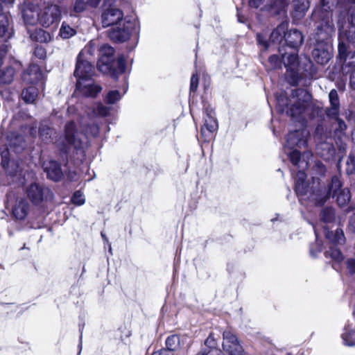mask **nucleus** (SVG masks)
Here are the masks:
<instances>
[{
	"label": "nucleus",
	"instance_id": "obj_1",
	"mask_svg": "<svg viewBox=\"0 0 355 355\" xmlns=\"http://www.w3.org/2000/svg\"><path fill=\"white\" fill-rule=\"evenodd\" d=\"M101 23L103 27L114 26L110 31L109 36L114 42H125L139 30V21L135 17H126L123 19L122 11L113 7L102 12Z\"/></svg>",
	"mask_w": 355,
	"mask_h": 355
},
{
	"label": "nucleus",
	"instance_id": "obj_2",
	"mask_svg": "<svg viewBox=\"0 0 355 355\" xmlns=\"http://www.w3.org/2000/svg\"><path fill=\"white\" fill-rule=\"evenodd\" d=\"M278 111L286 112L293 120L304 125V114L310 110L311 95L306 90L297 89L292 92L288 98L281 93L276 96Z\"/></svg>",
	"mask_w": 355,
	"mask_h": 355
},
{
	"label": "nucleus",
	"instance_id": "obj_3",
	"mask_svg": "<svg viewBox=\"0 0 355 355\" xmlns=\"http://www.w3.org/2000/svg\"><path fill=\"white\" fill-rule=\"evenodd\" d=\"M24 21L27 25L39 24L44 28L56 27L61 19L59 6L51 3L44 7L37 4L27 3L22 10Z\"/></svg>",
	"mask_w": 355,
	"mask_h": 355
},
{
	"label": "nucleus",
	"instance_id": "obj_4",
	"mask_svg": "<svg viewBox=\"0 0 355 355\" xmlns=\"http://www.w3.org/2000/svg\"><path fill=\"white\" fill-rule=\"evenodd\" d=\"M334 24L329 16L318 25L315 40L317 43L313 51L312 55L316 62L320 64H327L331 58V46L327 40L334 32Z\"/></svg>",
	"mask_w": 355,
	"mask_h": 355
},
{
	"label": "nucleus",
	"instance_id": "obj_5",
	"mask_svg": "<svg viewBox=\"0 0 355 355\" xmlns=\"http://www.w3.org/2000/svg\"><path fill=\"white\" fill-rule=\"evenodd\" d=\"M89 59L78 56L74 76L77 78L76 89L85 96L94 97L102 88L93 83L91 78L94 73V67Z\"/></svg>",
	"mask_w": 355,
	"mask_h": 355
},
{
	"label": "nucleus",
	"instance_id": "obj_6",
	"mask_svg": "<svg viewBox=\"0 0 355 355\" xmlns=\"http://www.w3.org/2000/svg\"><path fill=\"white\" fill-rule=\"evenodd\" d=\"M81 132H79L76 124L70 121L65 125L64 128V146L69 148L82 150L88 146L90 138L96 137L99 132V128L96 125L86 126L82 122Z\"/></svg>",
	"mask_w": 355,
	"mask_h": 355
},
{
	"label": "nucleus",
	"instance_id": "obj_7",
	"mask_svg": "<svg viewBox=\"0 0 355 355\" xmlns=\"http://www.w3.org/2000/svg\"><path fill=\"white\" fill-rule=\"evenodd\" d=\"M126 90L127 89L123 91L122 94L118 90L110 91L104 98L105 103L107 105H105L101 103L94 105L92 108L93 116L104 117L110 115L115 111L113 105L121 100Z\"/></svg>",
	"mask_w": 355,
	"mask_h": 355
},
{
	"label": "nucleus",
	"instance_id": "obj_8",
	"mask_svg": "<svg viewBox=\"0 0 355 355\" xmlns=\"http://www.w3.org/2000/svg\"><path fill=\"white\" fill-rule=\"evenodd\" d=\"M218 355H248L237 336L230 330L223 333L222 349Z\"/></svg>",
	"mask_w": 355,
	"mask_h": 355
},
{
	"label": "nucleus",
	"instance_id": "obj_9",
	"mask_svg": "<svg viewBox=\"0 0 355 355\" xmlns=\"http://www.w3.org/2000/svg\"><path fill=\"white\" fill-rule=\"evenodd\" d=\"M339 60L343 64V73L350 74L349 84L351 87L355 90V52L347 51L345 45L343 43H340Z\"/></svg>",
	"mask_w": 355,
	"mask_h": 355
},
{
	"label": "nucleus",
	"instance_id": "obj_10",
	"mask_svg": "<svg viewBox=\"0 0 355 355\" xmlns=\"http://www.w3.org/2000/svg\"><path fill=\"white\" fill-rule=\"evenodd\" d=\"M282 60L286 67V76L290 78L289 82L293 85H297L302 77L297 53L292 52L288 55L286 53L282 54Z\"/></svg>",
	"mask_w": 355,
	"mask_h": 355
},
{
	"label": "nucleus",
	"instance_id": "obj_11",
	"mask_svg": "<svg viewBox=\"0 0 355 355\" xmlns=\"http://www.w3.org/2000/svg\"><path fill=\"white\" fill-rule=\"evenodd\" d=\"M26 194L34 205H40L53 198V193L48 187L36 183H33L27 187Z\"/></svg>",
	"mask_w": 355,
	"mask_h": 355
},
{
	"label": "nucleus",
	"instance_id": "obj_12",
	"mask_svg": "<svg viewBox=\"0 0 355 355\" xmlns=\"http://www.w3.org/2000/svg\"><path fill=\"white\" fill-rule=\"evenodd\" d=\"M218 129V123L215 113L211 107H206L204 115V123L201 128V137L205 141H209L214 137Z\"/></svg>",
	"mask_w": 355,
	"mask_h": 355
},
{
	"label": "nucleus",
	"instance_id": "obj_13",
	"mask_svg": "<svg viewBox=\"0 0 355 355\" xmlns=\"http://www.w3.org/2000/svg\"><path fill=\"white\" fill-rule=\"evenodd\" d=\"M100 58L97 67L103 73H112L114 65V49L108 44H104L99 50Z\"/></svg>",
	"mask_w": 355,
	"mask_h": 355
},
{
	"label": "nucleus",
	"instance_id": "obj_14",
	"mask_svg": "<svg viewBox=\"0 0 355 355\" xmlns=\"http://www.w3.org/2000/svg\"><path fill=\"white\" fill-rule=\"evenodd\" d=\"M309 137V132L304 128H301L295 131H290L286 137L284 147L285 149L286 148L292 149L294 147H306Z\"/></svg>",
	"mask_w": 355,
	"mask_h": 355
},
{
	"label": "nucleus",
	"instance_id": "obj_15",
	"mask_svg": "<svg viewBox=\"0 0 355 355\" xmlns=\"http://www.w3.org/2000/svg\"><path fill=\"white\" fill-rule=\"evenodd\" d=\"M342 184L339 177L334 176L331 179V182L329 187V192L327 193H322L321 191L317 193H311V198L314 201L317 205H322L328 199L329 196L332 195L334 197L338 193L340 192Z\"/></svg>",
	"mask_w": 355,
	"mask_h": 355
},
{
	"label": "nucleus",
	"instance_id": "obj_16",
	"mask_svg": "<svg viewBox=\"0 0 355 355\" xmlns=\"http://www.w3.org/2000/svg\"><path fill=\"white\" fill-rule=\"evenodd\" d=\"M14 33L12 19L8 12H3L0 3V37L5 41L12 37Z\"/></svg>",
	"mask_w": 355,
	"mask_h": 355
},
{
	"label": "nucleus",
	"instance_id": "obj_17",
	"mask_svg": "<svg viewBox=\"0 0 355 355\" xmlns=\"http://www.w3.org/2000/svg\"><path fill=\"white\" fill-rule=\"evenodd\" d=\"M22 78L24 81L30 84L40 83L43 85V74L37 64H32L28 69L23 73Z\"/></svg>",
	"mask_w": 355,
	"mask_h": 355
},
{
	"label": "nucleus",
	"instance_id": "obj_18",
	"mask_svg": "<svg viewBox=\"0 0 355 355\" xmlns=\"http://www.w3.org/2000/svg\"><path fill=\"white\" fill-rule=\"evenodd\" d=\"M30 205L24 198L16 200L12 208V215L17 220H24L30 211Z\"/></svg>",
	"mask_w": 355,
	"mask_h": 355
},
{
	"label": "nucleus",
	"instance_id": "obj_19",
	"mask_svg": "<svg viewBox=\"0 0 355 355\" xmlns=\"http://www.w3.org/2000/svg\"><path fill=\"white\" fill-rule=\"evenodd\" d=\"M342 20L340 19L338 21L339 26V43H343L345 40L350 43H355V26H347L346 28L345 25L342 24ZM340 44H338V46ZM347 48V46H345ZM339 58V55L338 56Z\"/></svg>",
	"mask_w": 355,
	"mask_h": 355
},
{
	"label": "nucleus",
	"instance_id": "obj_20",
	"mask_svg": "<svg viewBox=\"0 0 355 355\" xmlns=\"http://www.w3.org/2000/svg\"><path fill=\"white\" fill-rule=\"evenodd\" d=\"M43 168L47 177L53 181H58L62 176L61 168L55 161L49 160L44 162Z\"/></svg>",
	"mask_w": 355,
	"mask_h": 355
},
{
	"label": "nucleus",
	"instance_id": "obj_21",
	"mask_svg": "<svg viewBox=\"0 0 355 355\" xmlns=\"http://www.w3.org/2000/svg\"><path fill=\"white\" fill-rule=\"evenodd\" d=\"M306 174L302 171H299L295 180V192L301 198V200L309 199L311 200V196L306 197L308 193V188L305 184Z\"/></svg>",
	"mask_w": 355,
	"mask_h": 355
},
{
	"label": "nucleus",
	"instance_id": "obj_22",
	"mask_svg": "<svg viewBox=\"0 0 355 355\" xmlns=\"http://www.w3.org/2000/svg\"><path fill=\"white\" fill-rule=\"evenodd\" d=\"M343 343L348 347L355 346V323L348 322L341 334Z\"/></svg>",
	"mask_w": 355,
	"mask_h": 355
},
{
	"label": "nucleus",
	"instance_id": "obj_23",
	"mask_svg": "<svg viewBox=\"0 0 355 355\" xmlns=\"http://www.w3.org/2000/svg\"><path fill=\"white\" fill-rule=\"evenodd\" d=\"M338 0H321V8L319 10H315L313 13V18L318 19L321 18V22H322V20L327 17V16H329V19L332 20L331 14L329 12H326L325 14H323L322 10L327 11V9H330L331 6H334L335 4L338 3ZM333 22V21H331Z\"/></svg>",
	"mask_w": 355,
	"mask_h": 355
},
{
	"label": "nucleus",
	"instance_id": "obj_24",
	"mask_svg": "<svg viewBox=\"0 0 355 355\" xmlns=\"http://www.w3.org/2000/svg\"><path fill=\"white\" fill-rule=\"evenodd\" d=\"M304 37L301 32L296 29H291L286 33L285 42L288 46L293 49L297 48L303 42Z\"/></svg>",
	"mask_w": 355,
	"mask_h": 355
},
{
	"label": "nucleus",
	"instance_id": "obj_25",
	"mask_svg": "<svg viewBox=\"0 0 355 355\" xmlns=\"http://www.w3.org/2000/svg\"><path fill=\"white\" fill-rule=\"evenodd\" d=\"M331 107L327 110V115L331 117H336L340 108V101L338 92L336 89L330 91L329 94Z\"/></svg>",
	"mask_w": 355,
	"mask_h": 355
},
{
	"label": "nucleus",
	"instance_id": "obj_26",
	"mask_svg": "<svg viewBox=\"0 0 355 355\" xmlns=\"http://www.w3.org/2000/svg\"><path fill=\"white\" fill-rule=\"evenodd\" d=\"M287 30V24L282 23L279 25L270 34V44H279L286 37V31Z\"/></svg>",
	"mask_w": 355,
	"mask_h": 355
},
{
	"label": "nucleus",
	"instance_id": "obj_27",
	"mask_svg": "<svg viewBox=\"0 0 355 355\" xmlns=\"http://www.w3.org/2000/svg\"><path fill=\"white\" fill-rule=\"evenodd\" d=\"M189 340L187 336L179 337L177 335L168 336L166 340V345L168 349L173 351L178 347L184 345Z\"/></svg>",
	"mask_w": 355,
	"mask_h": 355
},
{
	"label": "nucleus",
	"instance_id": "obj_28",
	"mask_svg": "<svg viewBox=\"0 0 355 355\" xmlns=\"http://www.w3.org/2000/svg\"><path fill=\"white\" fill-rule=\"evenodd\" d=\"M97 49V44L94 41H90L85 48L80 52L78 56L94 61L95 52Z\"/></svg>",
	"mask_w": 355,
	"mask_h": 355
},
{
	"label": "nucleus",
	"instance_id": "obj_29",
	"mask_svg": "<svg viewBox=\"0 0 355 355\" xmlns=\"http://www.w3.org/2000/svg\"><path fill=\"white\" fill-rule=\"evenodd\" d=\"M30 37L32 40L37 42L46 43L51 40V35L43 29H36L33 32L30 33Z\"/></svg>",
	"mask_w": 355,
	"mask_h": 355
},
{
	"label": "nucleus",
	"instance_id": "obj_30",
	"mask_svg": "<svg viewBox=\"0 0 355 355\" xmlns=\"http://www.w3.org/2000/svg\"><path fill=\"white\" fill-rule=\"evenodd\" d=\"M295 14L297 17H302L309 8V0H293Z\"/></svg>",
	"mask_w": 355,
	"mask_h": 355
},
{
	"label": "nucleus",
	"instance_id": "obj_31",
	"mask_svg": "<svg viewBox=\"0 0 355 355\" xmlns=\"http://www.w3.org/2000/svg\"><path fill=\"white\" fill-rule=\"evenodd\" d=\"M326 238L332 242L333 244H343L345 241V236L342 230L337 229L335 233L327 232Z\"/></svg>",
	"mask_w": 355,
	"mask_h": 355
},
{
	"label": "nucleus",
	"instance_id": "obj_32",
	"mask_svg": "<svg viewBox=\"0 0 355 355\" xmlns=\"http://www.w3.org/2000/svg\"><path fill=\"white\" fill-rule=\"evenodd\" d=\"M37 94V89L35 87L31 86L23 90L21 97L25 102L33 103L35 101Z\"/></svg>",
	"mask_w": 355,
	"mask_h": 355
},
{
	"label": "nucleus",
	"instance_id": "obj_33",
	"mask_svg": "<svg viewBox=\"0 0 355 355\" xmlns=\"http://www.w3.org/2000/svg\"><path fill=\"white\" fill-rule=\"evenodd\" d=\"M248 3L251 8L261 10H270L272 7V0H249Z\"/></svg>",
	"mask_w": 355,
	"mask_h": 355
},
{
	"label": "nucleus",
	"instance_id": "obj_34",
	"mask_svg": "<svg viewBox=\"0 0 355 355\" xmlns=\"http://www.w3.org/2000/svg\"><path fill=\"white\" fill-rule=\"evenodd\" d=\"M327 258L330 257L336 262H340L343 259V256L340 251L334 246H330L329 249L324 252Z\"/></svg>",
	"mask_w": 355,
	"mask_h": 355
},
{
	"label": "nucleus",
	"instance_id": "obj_35",
	"mask_svg": "<svg viewBox=\"0 0 355 355\" xmlns=\"http://www.w3.org/2000/svg\"><path fill=\"white\" fill-rule=\"evenodd\" d=\"M76 31L74 28L68 25L66 22H62L60 29V35L63 39H69L75 35Z\"/></svg>",
	"mask_w": 355,
	"mask_h": 355
},
{
	"label": "nucleus",
	"instance_id": "obj_36",
	"mask_svg": "<svg viewBox=\"0 0 355 355\" xmlns=\"http://www.w3.org/2000/svg\"><path fill=\"white\" fill-rule=\"evenodd\" d=\"M337 202L340 206H344L350 200L349 192L348 190H342L338 193Z\"/></svg>",
	"mask_w": 355,
	"mask_h": 355
},
{
	"label": "nucleus",
	"instance_id": "obj_37",
	"mask_svg": "<svg viewBox=\"0 0 355 355\" xmlns=\"http://www.w3.org/2000/svg\"><path fill=\"white\" fill-rule=\"evenodd\" d=\"M322 220L325 223L331 222L334 218V211L331 207H326L322 209L321 214Z\"/></svg>",
	"mask_w": 355,
	"mask_h": 355
},
{
	"label": "nucleus",
	"instance_id": "obj_38",
	"mask_svg": "<svg viewBox=\"0 0 355 355\" xmlns=\"http://www.w3.org/2000/svg\"><path fill=\"white\" fill-rule=\"evenodd\" d=\"M288 157L291 163L295 166L303 164L301 160V154L297 150H293L290 152L288 153Z\"/></svg>",
	"mask_w": 355,
	"mask_h": 355
},
{
	"label": "nucleus",
	"instance_id": "obj_39",
	"mask_svg": "<svg viewBox=\"0 0 355 355\" xmlns=\"http://www.w3.org/2000/svg\"><path fill=\"white\" fill-rule=\"evenodd\" d=\"M39 133L44 141H48L51 139L52 130L47 126L42 125L39 128Z\"/></svg>",
	"mask_w": 355,
	"mask_h": 355
},
{
	"label": "nucleus",
	"instance_id": "obj_40",
	"mask_svg": "<svg viewBox=\"0 0 355 355\" xmlns=\"http://www.w3.org/2000/svg\"><path fill=\"white\" fill-rule=\"evenodd\" d=\"M71 201L74 205L80 206L85 203V198L80 191H77L73 193L71 198Z\"/></svg>",
	"mask_w": 355,
	"mask_h": 355
},
{
	"label": "nucleus",
	"instance_id": "obj_41",
	"mask_svg": "<svg viewBox=\"0 0 355 355\" xmlns=\"http://www.w3.org/2000/svg\"><path fill=\"white\" fill-rule=\"evenodd\" d=\"M89 6L86 0H77L74 4L73 10L76 12H80Z\"/></svg>",
	"mask_w": 355,
	"mask_h": 355
},
{
	"label": "nucleus",
	"instance_id": "obj_42",
	"mask_svg": "<svg viewBox=\"0 0 355 355\" xmlns=\"http://www.w3.org/2000/svg\"><path fill=\"white\" fill-rule=\"evenodd\" d=\"M347 15L348 26H355V4L350 7Z\"/></svg>",
	"mask_w": 355,
	"mask_h": 355
},
{
	"label": "nucleus",
	"instance_id": "obj_43",
	"mask_svg": "<svg viewBox=\"0 0 355 355\" xmlns=\"http://www.w3.org/2000/svg\"><path fill=\"white\" fill-rule=\"evenodd\" d=\"M271 68L275 69L281 66L282 60L277 55H272L268 58Z\"/></svg>",
	"mask_w": 355,
	"mask_h": 355
},
{
	"label": "nucleus",
	"instance_id": "obj_44",
	"mask_svg": "<svg viewBox=\"0 0 355 355\" xmlns=\"http://www.w3.org/2000/svg\"><path fill=\"white\" fill-rule=\"evenodd\" d=\"M205 345L209 348H215L217 345V338L214 334H210L205 341Z\"/></svg>",
	"mask_w": 355,
	"mask_h": 355
},
{
	"label": "nucleus",
	"instance_id": "obj_45",
	"mask_svg": "<svg viewBox=\"0 0 355 355\" xmlns=\"http://www.w3.org/2000/svg\"><path fill=\"white\" fill-rule=\"evenodd\" d=\"M257 40L258 44L262 45L264 49H267L270 46V40L268 41L265 37L261 33L257 35Z\"/></svg>",
	"mask_w": 355,
	"mask_h": 355
},
{
	"label": "nucleus",
	"instance_id": "obj_46",
	"mask_svg": "<svg viewBox=\"0 0 355 355\" xmlns=\"http://www.w3.org/2000/svg\"><path fill=\"white\" fill-rule=\"evenodd\" d=\"M34 55L40 59H44L46 57V50L42 46H36L34 51Z\"/></svg>",
	"mask_w": 355,
	"mask_h": 355
},
{
	"label": "nucleus",
	"instance_id": "obj_47",
	"mask_svg": "<svg viewBox=\"0 0 355 355\" xmlns=\"http://www.w3.org/2000/svg\"><path fill=\"white\" fill-rule=\"evenodd\" d=\"M198 85V77L196 74H193L191 78L190 90L195 92Z\"/></svg>",
	"mask_w": 355,
	"mask_h": 355
},
{
	"label": "nucleus",
	"instance_id": "obj_48",
	"mask_svg": "<svg viewBox=\"0 0 355 355\" xmlns=\"http://www.w3.org/2000/svg\"><path fill=\"white\" fill-rule=\"evenodd\" d=\"M347 269L349 273H355V259H349L346 261Z\"/></svg>",
	"mask_w": 355,
	"mask_h": 355
},
{
	"label": "nucleus",
	"instance_id": "obj_49",
	"mask_svg": "<svg viewBox=\"0 0 355 355\" xmlns=\"http://www.w3.org/2000/svg\"><path fill=\"white\" fill-rule=\"evenodd\" d=\"M119 71L121 73H123L125 69V60L123 56H120L117 60Z\"/></svg>",
	"mask_w": 355,
	"mask_h": 355
},
{
	"label": "nucleus",
	"instance_id": "obj_50",
	"mask_svg": "<svg viewBox=\"0 0 355 355\" xmlns=\"http://www.w3.org/2000/svg\"><path fill=\"white\" fill-rule=\"evenodd\" d=\"M8 150H5L1 153V157H2L1 164L4 168H6L9 164V159L8 157Z\"/></svg>",
	"mask_w": 355,
	"mask_h": 355
},
{
	"label": "nucleus",
	"instance_id": "obj_51",
	"mask_svg": "<svg viewBox=\"0 0 355 355\" xmlns=\"http://www.w3.org/2000/svg\"><path fill=\"white\" fill-rule=\"evenodd\" d=\"M337 123L338 125V130H340L341 132L344 131L347 128V125L343 120L337 119Z\"/></svg>",
	"mask_w": 355,
	"mask_h": 355
},
{
	"label": "nucleus",
	"instance_id": "obj_52",
	"mask_svg": "<svg viewBox=\"0 0 355 355\" xmlns=\"http://www.w3.org/2000/svg\"><path fill=\"white\" fill-rule=\"evenodd\" d=\"M89 6L96 8L98 6L101 0H86Z\"/></svg>",
	"mask_w": 355,
	"mask_h": 355
},
{
	"label": "nucleus",
	"instance_id": "obj_53",
	"mask_svg": "<svg viewBox=\"0 0 355 355\" xmlns=\"http://www.w3.org/2000/svg\"><path fill=\"white\" fill-rule=\"evenodd\" d=\"M196 355H214L213 354V351L212 350H203L200 352H199L198 354H197Z\"/></svg>",
	"mask_w": 355,
	"mask_h": 355
},
{
	"label": "nucleus",
	"instance_id": "obj_54",
	"mask_svg": "<svg viewBox=\"0 0 355 355\" xmlns=\"http://www.w3.org/2000/svg\"><path fill=\"white\" fill-rule=\"evenodd\" d=\"M349 225L355 230V215L351 217Z\"/></svg>",
	"mask_w": 355,
	"mask_h": 355
},
{
	"label": "nucleus",
	"instance_id": "obj_55",
	"mask_svg": "<svg viewBox=\"0 0 355 355\" xmlns=\"http://www.w3.org/2000/svg\"><path fill=\"white\" fill-rule=\"evenodd\" d=\"M323 131V128L321 126V125H318L316 129H315V133L316 135H318V134H320L321 132Z\"/></svg>",
	"mask_w": 355,
	"mask_h": 355
},
{
	"label": "nucleus",
	"instance_id": "obj_56",
	"mask_svg": "<svg viewBox=\"0 0 355 355\" xmlns=\"http://www.w3.org/2000/svg\"><path fill=\"white\" fill-rule=\"evenodd\" d=\"M0 1L6 3V4H13L15 0H0Z\"/></svg>",
	"mask_w": 355,
	"mask_h": 355
},
{
	"label": "nucleus",
	"instance_id": "obj_57",
	"mask_svg": "<svg viewBox=\"0 0 355 355\" xmlns=\"http://www.w3.org/2000/svg\"><path fill=\"white\" fill-rule=\"evenodd\" d=\"M101 236H102L103 239L105 242L108 243L107 238L106 237V236H105L103 232H101Z\"/></svg>",
	"mask_w": 355,
	"mask_h": 355
},
{
	"label": "nucleus",
	"instance_id": "obj_58",
	"mask_svg": "<svg viewBox=\"0 0 355 355\" xmlns=\"http://www.w3.org/2000/svg\"><path fill=\"white\" fill-rule=\"evenodd\" d=\"M315 236H316V243H317V245H320V244L319 243V241L318 240V234L316 232V231L315 230Z\"/></svg>",
	"mask_w": 355,
	"mask_h": 355
},
{
	"label": "nucleus",
	"instance_id": "obj_59",
	"mask_svg": "<svg viewBox=\"0 0 355 355\" xmlns=\"http://www.w3.org/2000/svg\"><path fill=\"white\" fill-rule=\"evenodd\" d=\"M310 252H311L312 256H315V253L314 252V251H313V250L312 248L311 249Z\"/></svg>",
	"mask_w": 355,
	"mask_h": 355
},
{
	"label": "nucleus",
	"instance_id": "obj_60",
	"mask_svg": "<svg viewBox=\"0 0 355 355\" xmlns=\"http://www.w3.org/2000/svg\"><path fill=\"white\" fill-rule=\"evenodd\" d=\"M238 19H239V21L243 22V21L241 19V18L239 15H238Z\"/></svg>",
	"mask_w": 355,
	"mask_h": 355
},
{
	"label": "nucleus",
	"instance_id": "obj_61",
	"mask_svg": "<svg viewBox=\"0 0 355 355\" xmlns=\"http://www.w3.org/2000/svg\"><path fill=\"white\" fill-rule=\"evenodd\" d=\"M320 251H321V248H320V246H319L318 250V251H317V252H320Z\"/></svg>",
	"mask_w": 355,
	"mask_h": 355
},
{
	"label": "nucleus",
	"instance_id": "obj_62",
	"mask_svg": "<svg viewBox=\"0 0 355 355\" xmlns=\"http://www.w3.org/2000/svg\"><path fill=\"white\" fill-rule=\"evenodd\" d=\"M109 250H110V252H111L112 248H111L110 245H109Z\"/></svg>",
	"mask_w": 355,
	"mask_h": 355
},
{
	"label": "nucleus",
	"instance_id": "obj_63",
	"mask_svg": "<svg viewBox=\"0 0 355 355\" xmlns=\"http://www.w3.org/2000/svg\"><path fill=\"white\" fill-rule=\"evenodd\" d=\"M79 347H80V349H81V348H82L81 343H80Z\"/></svg>",
	"mask_w": 355,
	"mask_h": 355
},
{
	"label": "nucleus",
	"instance_id": "obj_64",
	"mask_svg": "<svg viewBox=\"0 0 355 355\" xmlns=\"http://www.w3.org/2000/svg\"><path fill=\"white\" fill-rule=\"evenodd\" d=\"M306 165H307V162H305L304 166H306Z\"/></svg>",
	"mask_w": 355,
	"mask_h": 355
}]
</instances>
